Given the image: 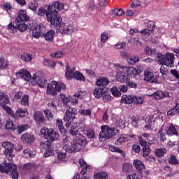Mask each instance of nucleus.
<instances>
[{"instance_id": "f257e3e1", "label": "nucleus", "mask_w": 179, "mask_h": 179, "mask_svg": "<svg viewBox=\"0 0 179 179\" xmlns=\"http://www.w3.org/2000/svg\"><path fill=\"white\" fill-rule=\"evenodd\" d=\"M17 78H20L25 82H29V86H38L41 89H44L47 86V80L41 71H36L31 73L26 69H21L15 73Z\"/></svg>"}, {"instance_id": "f03ea898", "label": "nucleus", "mask_w": 179, "mask_h": 179, "mask_svg": "<svg viewBox=\"0 0 179 179\" xmlns=\"http://www.w3.org/2000/svg\"><path fill=\"white\" fill-rule=\"evenodd\" d=\"M48 22L50 23L51 27L55 29L61 34H73L75 28L72 24L62 22V17L55 15L48 14Z\"/></svg>"}, {"instance_id": "7ed1b4c3", "label": "nucleus", "mask_w": 179, "mask_h": 179, "mask_svg": "<svg viewBox=\"0 0 179 179\" xmlns=\"http://www.w3.org/2000/svg\"><path fill=\"white\" fill-rule=\"evenodd\" d=\"M164 125V114L155 111L153 115L145 119V124L144 126L145 131L152 129L153 127H163Z\"/></svg>"}, {"instance_id": "20e7f679", "label": "nucleus", "mask_w": 179, "mask_h": 179, "mask_svg": "<svg viewBox=\"0 0 179 179\" xmlns=\"http://www.w3.org/2000/svg\"><path fill=\"white\" fill-rule=\"evenodd\" d=\"M155 61L159 62L160 65H165V66H168L169 68H173L174 66L176 57L174 56V53L171 52H166L165 55L158 53Z\"/></svg>"}, {"instance_id": "39448f33", "label": "nucleus", "mask_w": 179, "mask_h": 179, "mask_svg": "<svg viewBox=\"0 0 179 179\" xmlns=\"http://www.w3.org/2000/svg\"><path fill=\"white\" fill-rule=\"evenodd\" d=\"M0 173L6 174H11V178H19V172H17V166L15 164H0Z\"/></svg>"}, {"instance_id": "423d86ee", "label": "nucleus", "mask_w": 179, "mask_h": 179, "mask_svg": "<svg viewBox=\"0 0 179 179\" xmlns=\"http://www.w3.org/2000/svg\"><path fill=\"white\" fill-rule=\"evenodd\" d=\"M115 68H118L119 69H121L122 71L127 73V75L129 76H136V75H139V73H142V71H143V67L142 66H137L135 67H128L125 66L124 65H121L120 64H114Z\"/></svg>"}, {"instance_id": "0eeeda50", "label": "nucleus", "mask_w": 179, "mask_h": 179, "mask_svg": "<svg viewBox=\"0 0 179 179\" xmlns=\"http://www.w3.org/2000/svg\"><path fill=\"white\" fill-rule=\"evenodd\" d=\"M76 108L69 107L65 113L64 116V121L66 122V127L69 128L71 124L73 122L75 118H76Z\"/></svg>"}, {"instance_id": "6e6552de", "label": "nucleus", "mask_w": 179, "mask_h": 179, "mask_svg": "<svg viewBox=\"0 0 179 179\" xmlns=\"http://www.w3.org/2000/svg\"><path fill=\"white\" fill-rule=\"evenodd\" d=\"M55 9H57L58 10H62V9H64V3H60L59 1H54L52 5L48 6V10L46 11V19L48 21V15H51L52 16L55 15L58 17H60L58 15V11H57Z\"/></svg>"}, {"instance_id": "1a4fd4ad", "label": "nucleus", "mask_w": 179, "mask_h": 179, "mask_svg": "<svg viewBox=\"0 0 179 179\" xmlns=\"http://www.w3.org/2000/svg\"><path fill=\"white\" fill-rule=\"evenodd\" d=\"M2 147L5 149L3 153L4 156H6L8 160L12 161L13 157H15V152H13V150L15 147L12 144V143L9 141H6L2 143Z\"/></svg>"}, {"instance_id": "9d476101", "label": "nucleus", "mask_w": 179, "mask_h": 179, "mask_svg": "<svg viewBox=\"0 0 179 179\" xmlns=\"http://www.w3.org/2000/svg\"><path fill=\"white\" fill-rule=\"evenodd\" d=\"M117 132L115 130L108 127V126L103 125L101 127V131L99 134L101 139H110L115 135Z\"/></svg>"}, {"instance_id": "9b49d317", "label": "nucleus", "mask_w": 179, "mask_h": 179, "mask_svg": "<svg viewBox=\"0 0 179 179\" xmlns=\"http://www.w3.org/2000/svg\"><path fill=\"white\" fill-rule=\"evenodd\" d=\"M73 146L76 149V152H79V150H82L87 143L86 138L83 136H77L73 138Z\"/></svg>"}, {"instance_id": "f8f14e48", "label": "nucleus", "mask_w": 179, "mask_h": 179, "mask_svg": "<svg viewBox=\"0 0 179 179\" xmlns=\"http://www.w3.org/2000/svg\"><path fill=\"white\" fill-rule=\"evenodd\" d=\"M6 104H9V96H8L5 93H1L0 94V106L8 113V114H10L12 113V109L9 108V106H6Z\"/></svg>"}, {"instance_id": "ddd939ff", "label": "nucleus", "mask_w": 179, "mask_h": 179, "mask_svg": "<svg viewBox=\"0 0 179 179\" xmlns=\"http://www.w3.org/2000/svg\"><path fill=\"white\" fill-rule=\"evenodd\" d=\"M65 84L53 80L47 85V90H65Z\"/></svg>"}, {"instance_id": "4468645a", "label": "nucleus", "mask_w": 179, "mask_h": 179, "mask_svg": "<svg viewBox=\"0 0 179 179\" xmlns=\"http://www.w3.org/2000/svg\"><path fill=\"white\" fill-rule=\"evenodd\" d=\"M144 80L150 82L151 83H157V82H159L157 77L155 76L153 71L150 69H147L144 71Z\"/></svg>"}, {"instance_id": "2eb2a0df", "label": "nucleus", "mask_w": 179, "mask_h": 179, "mask_svg": "<svg viewBox=\"0 0 179 179\" xmlns=\"http://www.w3.org/2000/svg\"><path fill=\"white\" fill-rule=\"evenodd\" d=\"M116 79L121 83H127L129 80V77L127 75L123 70L121 69L116 68Z\"/></svg>"}, {"instance_id": "dca6fc26", "label": "nucleus", "mask_w": 179, "mask_h": 179, "mask_svg": "<svg viewBox=\"0 0 179 179\" xmlns=\"http://www.w3.org/2000/svg\"><path fill=\"white\" fill-rule=\"evenodd\" d=\"M110 83V80L107 77L101 76L99 77L95 83L96 86L101 87V90H103L106 86H108Z\"/></svg>"}, {"instance_id": "f3484780", "label": "nucleus", "mask_w": 179, "mask_h": 179, "mask_svg": "<svg viewBox=\"0 0 179 179\" xmlns=\"http://www.w3.org/2000/svg\"><path fill=\"white\" fill-rule=\"evenodd\" d=\"M27 20H29V17L27 16L26 10H20L18 15L15 19V22L17 23H20V22H27Z\"/></svg>"}, {"instance_id": "a211bd4d", "label": "nucleus", "mask_w": 179, "mask_h": 179, "mask_svg": "<svg viewBox=\"0 0 179 179\" xmlns=\"http://www.w3.org/2000/svg\"><path fill=\"white\" fill-rule=\"evenodd\" d=\"M151 97L155 99V100H160V99H163L164 97H170V94L169 92H166V91L162 92V90H158L151 94Z\"/></svg>"}, {"instance_id": "6ab92c4d", "label": "nucleus", "mask_w": 179, "mask_h": 179, "mask_svg": "<svg viewBox=\"0 0 179 179\" xmlns=\"http://www.w3.org/2000/svg\"><path fill=\"white\" fill-rule=\"evenodd\" d=\"M36 138L33 134H24L21 137V141L24 143H27V145H31L34 142Z\"/></svg>"}, {"instance_id": "aec40b11", "label": "nucleus", "mask_w": 179, "mask_h": 179, "mask_svg": "<svg viewBox=\"0 0 179 179\" xmlns=\"http://www.w3.org/2000/svg\"><path fill=\"white\" fill-rule=\"evenodd\" d=\"M75 67L71 68L69 65H66V71H65V76L68 80H71V79H73L75 76Z\"/></svg>"}, {"instance_id": "412c9836", "label": "nucleus", "mask_w": 179, "mask_h": 179, "mask_svg": "<svg viewBox=\"0 0 179 179\" xmlns=\"http://www.w3.org/2000/svg\"><path fill=\"white\" fill-rule=\"evenodd\" d=\"M134 166L137 170V171L140 173L142 174L143 173V170H145V164L142 163V162L139 159H135L134 161Z\"/></svg>"}, {"instance_id": "4be33fe9", "label": "nucleus", "mask_w": 179, "mask_h": 179, "mask_svg": "<svg viewBox=\"0 0 179 179\" xmlns=\"http://www.w3.org/2000/svg\"><path fill=\"white\" fill-rule=\"evenodd\" d=\"M34 119L38 124H43L44 122V115L40 111H37L34 114Z\"/></svg>"}, {"instance_id": "5701e85b", "label": "nucleus", "mask_w": 179, "mask_h": 179, "mask_svg": "<svg viewBox=\"0 0 179 179\" xmlns=\"http://www.w3.org/2000/svg\"><path fill=\"white\" fill-rule=\"evenodd\" d=\"M59 138V134L57 130L52 129V133L49 134L48 139L50 142H55V141H58Z\"/></svg>"}, {"instance_id": "b1692460", "label": "nucleus", "mask_w": 179, "mask_h": 179, "mask_svg": "<svg viewBox=\"0 0 179 179\" xmlns=\"http://www.w3.org/2000/svg\"><path fill=\"white\" fill-rule=\"evenodd\" d=\"M63 149L67 153H73V152H76V149L75 148V146H73V143H67L66 144H64Z\"/></svg>"}, {"instance_id": "393cba45", "label": "nucleus", "mask_w": 179, "mask_h": 179, "mask_svg": "<svg viewBox=\"0 0 179 179\" xmlns=\"http://www.w3.org/2000/svg\"><path fill=\"white\" fill-rule=\"evenodd\" d=\"M79 164L83 169L80 173L83 176H85V174H86V170H87V169H90V165H87V164L86 163V162H85V159H79Z\"/></svg>"}, {"instance_id": "a878e982", "label": "nucleus", "mask_w": 179, "mask_h": 179, "mask_svg": "<svg viewBox=\"0 0 179 179\" xmlns=\"http://www.w3.org/2000/svg\"><path fill=\"white\" fill-rule=\"evenodd\" d=\"M27 114V110L26 109H22V108H18L15 113V115H12L13 118L14 120H17L18 117H23Z\"/></svg>"}, {"instance_id": "bb28decb", "label": "nucleus", "mask_w": 179, "mask_h": 179, "mask_svg": "<svg viewBox=\"0 0 179 179\" xmlns=\"http://www.w3.org/2000/svg\"><path fill=\"white\" fill-rule=\"evenodd\" d=\"M122 103H124V104H131V103L135 101V96H127L124 95L121 99Z\"/></svg>"}, {"instance_id": "cd10ccee", "label": "nucleus", "mask_w": 179, "mask_h": 179, "mask_svg": "<svg viewBox=\"0 0 179 179\" xmlns=\"http://www.w3.org/2000/svg\"><path fill=\"white\" fill-rule=\"evenodd\" d=\"M56 125H57L60 131V134L63 135V136H65V134H66V129L64 127V123L61 119H57L56 120Z\"/></svg>"}, {"instance_id": "c85d7f7f", "label": "nucleus", "mask_w": 179, "mask_h": 179, "mask_svg": "<svg viewBox=\"0 0 179 179\" xmlns=\"http://www.w3.org/2000/svg\"><path fill=\"white\" fill-rule=\"evenodd\" d=\"M9 68V61L5 57H0V71Z\"/></svg>"}, {"instance_id": "c756f323", "label": "nucleus", "mask_w": 179, "mask_h": 179, "mask_svg": "<svg viewBox=\"0 0 179 179\" xmlns=\"http://www.w3.org/2000/svg\"><path fill=\"white\" fill-rule=\"evenodd\" d=\"M54 36H55V31L50 29L44 35V38L46 41H50V43H51V41H53L54 40Z\"/></svg>"}, {"instance_id": "7c9ffc66", "label": "nucleus", "mask_w": 179, "mask_h": 179, "mask_svg": "<svg viewBox=\"0 0 179 179\" xmlns=\"http://www.w3.org/2000/svg\"><path fill=\"white\" fill-rule=\"evenodd\" d=\"M52 133V129H48L47 127H43L41 129V134L45 138V139H48L50 134Z\"/></svg>"}, {"instance_id": "2f4dec72", "label": "nucleus", "mask_w": 179, "mask_h": 179, "mask_svg": "<svg viewBox=\"0 0 179 179\" xmlns=\"http://www.w3.org/2000/svg\"><path fill=\"white\" fill-rule=\"evenodd\" d=\"M73 79H76V80H80V82H85L86 78H85V76L80 71H76Z\"/></svg>"}, {"instance_id": "473e14b6", "label": "nucleus", "mask_w": 179, "mask_h": 179, "mask_svg": "<svg viewBox=\"0 0 179 179\" xmlns=\"http://www.w3.org/2000/svg\"><path fill=\"white\" fill-rule=\"evenodd\" d=\"M127 61L130 65H135V64L139 62V57L135 55L130 56L127 58Z\"/></svg>"}, {"instance_id": "72a5a7b5", "label": "nucleus", "mask_w": 179, "mask_h": 179, "mask_svg": "<svg viewBox=\"0 0 179 179\" xmlns=\"http://www.w3.org/2000/svg\"><path fill=\"white\" fill-rule=\"evenodd\" d=\"M95 179H107L108 178V173L106 171H101L94 175Z\"/></svg>"}, {"instance_id": "f704fd0d", "label": "nucleus", "mask_w": 179, "mask_h": 179, "mask_svg": "<svg viewBox=\"0 0 179 179\" xmlns=\"http://www.w3.org/2000/svg\"><path fill=\"white\" fill-rule=\"evenodd\" d=\"M166 134L170 135L171 136L173 135H178V131H177L174 125L171 124L168 128V131H166Z\"/></svg>"}, {"instance_id": "c9c22d12", "label": "nucleus", "mask_w": 179, "mask_h": 179, "mask_svg": "<svg viewBox=\"0 0 179 179\" xmlns=\"http://www.w3.org/2000/svg\"><path fill=\"white\" fill-rule=\"evenodd\" d=\"M21 59L24 61V62H30V61L33 59V55L30 53H24L21 55Z\"/></svg>"}, {"instance_id": "e433bc0d", "label": "nucleus", "mask_w": 179, "mask_h": 179, "mask_svg": "<svg viewBox=\"0 0 179 179\" xmlns=\"http://www.w3.org/2000/svg\"><path fill=\"white\" fill-rule=\"evenodd\" d=\"M112 16H122L125 15V12L122 8H115L111 12Z\"/></svg>"}, {"instance_id": "4c0bfd02", "label": "nucleus", "mask_w": 179, "mask_h": 179, "mask_svg": "<svg viewBox=\"0 0 179 179\" xmlns=\"http://www.w3.org/2000/svg\"><path fill=\"white\" fill-rule=\"evenodd\" d=\"M153 33V26L149 27V29H145L140 32V34L149 37Z\"/></svg>"}, {"instance_id": "58836bf2", "label": "nucleus", "mask_w": 179, "mask_h": 179, "mask_svg": "<svg viewBox=\"0 0 179 179\" xmlns=\"http://www.w3.org/2000/svg\"><path fill=\"white\" fill-rule=\"evenodd\" d=\"M109 149L111 152H116L117 153H120L122 156H123V157H125V152H124V151H122L120 148L110 145Z\"/></svg>"}, {"instance_id": "ea45409f", "label": "nucleus", "mask_w": 179, "mask_h": 179, "mask_svg": "<svg viewBox=\"0 0 179 179\" xmlns=\"http://www.w3.org/2000/svg\"><path fill=\"white\" fill-rule=\"evenodd\" d=\"M20 104L22 106H24L25 107H29V95L28 94H24L22 96L20 101Z\"/></svg>"}, {"instance_id": "a19ab883", "label": "nucleus", "mask_w": 179, "mask_h": 179, "mask_svg": "<svg viewBox=\"0 0 179 179\" xmlns=\"http://www.w3.org/2000/svg\"><path fill=\"white\" fill-rule=\"evenodd\" d=\"M60 97H61V100L63 103L64 107H65L66 108H68V107H69V106L68 105L69 103V98H67L65 96V94H61Z\"/></svg>"}, {"instance_id": "79ce46f5", "label": "nucleus", "mask_w": 179, "mask_h": 179, "mask_svg": "<svg viewBox=\"0 0 179 179\" xmlns=\"http://www.w3.org/2000/svg\"><path fill=\"white\" fill-rule=\"evenodd\" d=\"M43 64L50 68H55V66L57 65V63L51 59H44Z\"/></svg>"}, {"instance_id": "37998d69", "label": "nucleus", "mask_w": 179, "mask_h": 179, "mask_svg": "<svg viewBox=\"0 0 179 179\" xmlns=\"http://www.w3.org/2000/svg\"><path fill=\"white\" fill-rule=\"evenodd\" d=\"M123 142H128V136L119 137L115 143L120 146Z\"/></svg>"}, {"instance_id": "c03bdc74", "label": "nucleus", "mask_w": 179, "mask_h": 179, "mask_svg": "<svg viewBox=\"0 0 179 179\" xmlns=\"http://www.w3.org/2000/svg\"><path fill=\"white\" fill-rule=\"evenodd\" d=\"M44 32L41 30H39L38 29L34 28L32 31V36L35 38H38L41 34H43Z\"/></svg>"}, {"instance_id": "a18cd8bd", "label": "nucleus", "mask_w": 179, "mask_h": 179, "mask_svg": "<svg viewBox=\"0 0 179 179\" xmlns=\"http://www.w3.org/2000/svg\"><path fill=\"white\" fill-rule=\"evenodd\" d=\"M166 152H167V150H166V148H160V149H157L155 151V155L158 157H163V156H164V155H166Z\"/></svg>"}, {"instance_id": "49530a36", "label": "nucleus", "mask_w": 179, "mask_h": 179, "mask_svg": "<svg viewBox=\"0 0 179 179\" xmlns=\"http://www.w3.org/2000/svg\"><path fill=\"white\" fill-rule=\"evenodd\" d=\"M38 6V3L37 1H32L28 4V8L31 10H36Z\"/></svg>"}, {"instance_id": "de8ad7c7", "label": "nucleus", "mask_w": 179, "mask_h": 179, "mask_svg": "<svg viewBox=\"0 0 179 179\" xmlns=\"http://www.w3.org/2000/svg\"><path fill=\"white\" fill-rule=\"evenodd\" d=\"M122 170L124 173H129L132 170V164L129 163H124L122 166Z\"/></svg>"}, {"instance_id": "09e8293b", "label": "nucleus", "mask_w": 179, "mask_h": 179, "mask_svg": "<svg viewBox=\"0 0 179 179\" xmlns=\"http://www.w3.org/2000/svg\"><path fill=\"white\" fill-rule=\"evenodd\" d=\"M160 73L162 76L163 78L166 79L167 73H169V70H167V68L164 67V66L162 65L160 68Z\"/></svg>"}, {"instance_id": "8fccbe9b", "label": "nucleus", "mask_w": 179, "mask_h": 179, "mask_svg": "<svg viewBox=\"0 0 179 179\" xmlns=\"http://www.w3.org/2000/svg\"><path fill=\"white\" fill-rule=\"evenodd\" d=\"M134 103L139 106V104H143L145 99L142 96H136L134 99Z\"/></svg>"}, {"instance_id": "3c124183", "label": "nucleus", "mask_w": 179, "mask_h": 179, "mask_svg": "<svg viewBox=\"0 0 179 179\" xmlns=\"http://www.w3.org/2000/svg\"><path fill=\"white\" fill-rule=\"evenodd\" d=\"M27 128H29V126L27 124H23L21 126H18L17 127V132L18 134H22V132H24V131H26V129H27Z\"/></svg>"}, {"instance_id": "603ef678", "label": "nucleus", "mask_w": 179, "mask_h": 179, "mask_svg": "<svg viewBox=\"0 0 179 179\" xmlns=\"http://www.w3.org/2000/svg\"><path fill=\"white\" fill-rule=\"evenodd\" d=\"M40 145L41 148H42V149H48L50 148V146H51V143H50V141H41L40 143Z\"/></svg>"}, {"instance_id": "864d4df0", "label": "nucleus", "mask_w": 179, "mask_h": 179, "mask_svg": "<svg viewBox=\"0 0 179 179\" xmlns=\"http://www.w3.org/2000/svg\"><path fill=\"white\" fill-rule=\"evenodd\" d=\"M143 157H148V156H149V154L150 153V148H149V145L143 147Z\"/></svg>"}, {"instance_id": "5fc2aeb1", "label": "nucleus", "mask_w": 179, "mask_h": 179, "mask_svg": "<svg viewBox=\"0 0 179 179\" xmlns=\"http://www.w3.org/2000/svg\"><path fill=\"white\" fill-rule=\"evenodd\" d=\"M7 29L10 30V33H15L17 31V28L13 24V22H10L8 25Z\"/></svg>"}, {"instance_id": "6e6d98bb", "label": "nucleus", "mask_w": 179, "mask_h": 179, "mask_svg": "<svg viewBox=\"0 0 179 179\" xmlns=\"http://www.w3.org/2000/svg\"><path fill=\"white\" fill-rule=\"evenodd\" d=\"M170 164H178V160L177 157L174 156V155H171L169 161Z\"/></svg>"}, {"instance_id": "4d7b16f0", "label": "nucleus", "mask_w": 179, "mask_h": 179, "mask_svg": "<svg viewBox=\"0 0 179 179\" xmlns=\"http://www.w3.org/2000/svg\"><path fill=\"white\" fill-rule=\"evenodd\" d=\"M145 54L147 55H151V54H156V49H152L149 47H146L145 49Z\"/></svg>"}, {"instance_id": "13d9d810", "label": "nucleus", "mask_w": 179, "mask_h": 179, "mask_svg": "<svg viewBox=\"0 0 179 179\" xmlns=\"http://www.w3.org/2000/svg\"><path fill=\"white\" fill-rule=\"evenodd\" d=\"M85 134L87 135V138H89V139H93L96 137L94 130H88L86 131Z\"/></svg>"}, {"instance_id": "bf43d9fd", "label": "nucleus", "mask_w": 179, "mask_h": 179, "mask_svg": "<svg viewBox=\"0 0 179 179\" xmlns=\"http://www.w3.org/2000/svg\"><path fill=\"white\" fill-rule=\"evenodd\" d=\"M80 114H82L83 115H89L90 117V115H92V110L90 109H82L79 110Z\"/></svg>"}, {"instance_id": "052dcab7", "label": "nucleus", "mask_w": 179, "mask_h": 179, "mask_svg": "<svg viewBox=\"0 0 179 179\" xmlns=\"http://www.w3.org/2000/svg\"><path fill=\"white\" fill-rule=\"evenodd\" d=\"M51 57L52 58H62V57H64V52L57 51L55 53H52Z\"/></svg>"}, {"instance_id": "680f3d73", "label": "nucleus", "mask_w": 179, "mask_h": 179, "mask_svg": "<svg viewBox=\"0 0 179 179\" xmlns=\"http://www.w3.org/2000/svg\"><path fill=\"white\" fill-rule=\"evenodd\" d=\"M120 89V90H128V86L126 85H120V87L113 86L110 90H118Z\"/></svg>"}, {"instance_id": "e2e57ef3", "label": "nucleus", "mask_w": 179, "mask_h": 179, "mask_svg": "<svg viewBox=\"0 0 179 179\" xmlns=\"http://www.w3.org/2000/svg\"><path fill=\"white\" fill-rule=\"evenodd\" d=\"M6 129H16V127L12 122H7L6 123Z\"/></svg>"}, {"instance_id": "0e129e2a", "label": "nucleus", "mask_w": 179, "mask_h": 179, "mask_svg": "<svg viewBox=\"0 0 179 179\" xmlns=\"http://www.w3.org/2000/svg\"><path fill=\"white\" fill-rule=\"evenodd\" d=\"M102 97L103 101H110L111 100V95H110V94H107L106 91L103 93Z\"/></svg>"}, {"instance_id": "69168bd1", "label": "nucleus", "mask_w": 179, "mask_h": 179, "mask_svg": "<svg viewBox=\"0 0 179 179\" xmlns=\"http://www.w3.org/2000/svg\"><path fill=\"white\" fill-rule=\"evenodd\" d=\"M27 29V26L24 23H20L17 26V30L20 31H24Z\"/></svg>"}, {"instance_id": "338daca9", "label": "nucleus", "mask_w": 179, "mask_h": 179, "mask_svg": "<svg viewBox=\"0 0 179 179\" xmlns=\"http://www.w3.org/2000/svg\"><path fill=\"white\" fill-rule=\"evenodd\" d=\"M104 92L101 90H94V95L96 99H100V97H103V94Z\"/></svg>"}, {"instance_id": "774afa93", "label": "nucleus", "mask_w": 179, "mask_h": 179, "mask_svg": "<svg viewBox=\"0 0 179 179\" xmlns=\"http://www.w3.org/2000/svg\"><path fill=\"white\" fill-rule=\"evenodd\" d=\"M108 40V34L106 32H103L101 34V42L106 43Z\"/></svg>"}]
</instances>
